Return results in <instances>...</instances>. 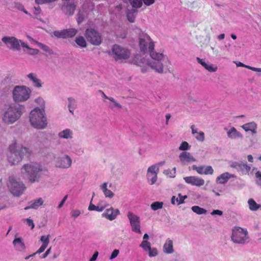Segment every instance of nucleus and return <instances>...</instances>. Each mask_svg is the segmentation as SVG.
Masks as SVG:
<instances>
[{"mask_svg":"<svg viewBox=\"0 0 261 261\" xmlns=\"http://www.w3.org/2000/svg\"><path fill=\"white\" fill-rule=\"evenodd\" d=\"M139 38L141 51L144 53L149 51L152 60L137 56L134 59L135 63L141 67L147 65L155 72L162 73L164 64L170 62L168 58L163 53H157L154 50V43L147 34L142 33L139 35Z\"/></svg>","mask_w":261,"mask_h":261,"instance_id":"f257e3e1","label":"nucleus"},{"mask_svg":"<svg viewBox=\"0 0 261 261\" xmlns=\"http://www.w3.org/2000/svg\"><path fill=\"white\" fill-rule=\"evenodd\" d=\"M42 167L40 164L31 162L24 164L21 169L23 178L27 179L31 183L39 181L41 177Z\"/></svg>","mask_w":261,"mask_h":261,"instance_id":"f03ea898","label":"nucleus"},{"mask_svg":"<svg viewBox=\"0 0 261 261\" xmlns=\"http://www.w3.org/2000/svg\"><path fill=\"white\" fill-rule=\"evenodd\" d=\"M24 107L17 103L11 104L4 112L2 120L6 124H12L18 120L23 114Z\"/></svg>","mask_w":261,"mask_h":261,"instance_id":"7ed1b4c3","label":"nucleus"},{"mask_svg":"<svg viewBox=\"0 0 261 261\" xmlns=\"http://www.w3.org/2000/svg\"><path fill=\"white\" fill-rule=\"evenodd\" d=\"M29 153V149L28 148L20 146L15 142L9 146L8 160L12 165L17 164L21 161L24 155Z\"/></svg>","mask_w":261,"mask_h":261,"instance_id":"20e7f679","label":"nucleus"},{"mask_svg":"<svg viewBox=\"0 0 261 261\" xmlns=\"http://www.w3.org/2000/svg\"><path fill=\"white\" fill-rule=\"evenodd\" d=\"M29 120L31 125L35 128L42 129L45 128L47 124L45 116V110H40L36 107L31 111Z\"/></svg>","mask_w":261,"mask_h":261,"instance_id":"39448f33","label":"nucleus"},{"mask_svg":"<svg viewBox=\"0 0 261 261\" xmlns=\"http://www.w3.org/2000/svg\"><path fill=\"white\" fill-rule=\"evenodd\" d=\"M32 93L31 89L24 85L16 86L12 91L14 101L16 102H22L27 101Z\"/></svg>","mask_w":261,"mask_h":261,"instance_id":"423d86ee","label":"nucleus"},{"mask_svg":"<svg viewBox=\"0 0 261 261\" xmlns=\"http://www.w3.org/2000/svg\"><path fill=\"white\" fill-rule=\"evenodd\" d=\"M2 41L8 48L11 49L20 50L21 46L24 48H30L27 43L13 36H4L2 38Z\"/></svg>","mask_w":261,"mask_h":261,"instance_id":"0eeeda50","label":"nucleus"},{"mask_svg":"<svg viewBox=\"0 0 261 261\" xmlns=\"http://www.w3.org/2000/svg\"><path fill=\"white\" fill-rule=\"evenodd\" d=\"M231 241L236 244H245L248 239L247 229L236 226L232 229Z\"/></svg>","mask_w":261,"mask_h":261,"instance_id":"6e6552de","label":"nucleus"},{"mask_svg":"<svg viewBox=\"0 0 261 261\" xmlns=\"http://www.w3.org/2000/svg\"><path fill=\"white\" fill-rule=\"evenodd\" d=\"M11 193L17 196L21 195L25 189V187L21 181L17 180L13 177H10L8 184Z\"/></svg>","mask_w":261,"mask_h":261,"instance_id":"1a4fd4ad","label":"nucleus"},{"mask_svg":"<svg viewBox=\"0 0 261 261\" xmlns=\"http://www.w3.org/2000/svg\"><path fill=\"white\" fill-rule=\"evenodd\" d=\"M112 53V55L116 61L127 59L130 56V51L128 49L117 44L113 46Z\"/></svg>","mask_w":261,"mask_h":261,"instance_id":"9d476101","label":"nucleus"},{"mask_svg":"<svg viewBox=\"0 0 261 261\" xmlns=\"http://www.w3.org/2000/svg\"><path fill=\"white\" fill-rule=\"evenodd\" d=\"M72 163V160L71 157L67 154L59 156L56 158L54 160L55 167L60 169L69 168L71 166Z\"/></svg>","mask_w":261,"mask_h":261,"instance_id":"9b49d317","label":"nucleus"},{"mask_svg":"<svg viewBox=\"0 0 261 261\" xmlns=\"http://www.w3.org/2000/svg\"><path fill=\"white\" fill-rule=\"evenodd\" d=\"M87 40L94 45H98L101 42V37L100 34L92 29H87L85 33Z\"/></svg>","mask_w":261,"mask_h":261,"instance_id":"f8f14e48","label":"nucleus"},{"mask_svg":"<svg viewBox=\"0 0 261 261\" xmlns=\"http://www.w3.org/2000/svg\"><path fill=\"white\" fill-rule=\"evenodd\" d=\"M159 171V168L158 165H153L148 168L146 178L149 185H153L156 182Z\"/></svg>","mask_w":261,"mask_h":261,"instance_id":"ddd939ff","label":"nucleus"},{"mask_svg":"<svg viewBox=\"0 0 261 261\" xmlns=\"http://www.w3.org/2000/svg\"><path fill=\"white\" fill-rule=\"evenodd\" d=\"M127 218L129 221L132 231L136 233H141L139 217L133 212L129 211L127 213Z\"/></svg>","mask_w":261,"mask_h":261,"instance_id":"4468645a","label":"nucleus"},{"mask_svg":"<svg viewBox=\"0 0 261 261\" xmlns=\"http://www.w3.org/2000/svg\"><path fill=\"white\" fill-rule=\"evenodd\" d=\"M78 32V30L75 28H69L61 31H55L53 35L60 38L66 39L73 37Z\"/></svg>","mask_w":261,"mask_h":261,"instance_id":"2eb2a0df","label":"nucleus"},{"mask_svg":"<svg viewBox=\"0 0 261 261\" xmlns=\"http://www.w3.org/2000/svg\"><path fill=\"white\" fill-rule=\"evenodd\" d=\"M184 179L186 183L197 187H201L203 186L205 182L203 178L196 176L185 177H184Z\"/></svg>","mask_w":261,"mask_h":261,"instance_id":"dca6fc26","label":"nucleus"},{"mask_svg":"<svg viewBox=\"0 0 261 261\" xmlns=\"http://www.w3.org/2000/svg\"><path fill=\"white\" fill-rule=\"evenodd\" d=\"M179 159L182 165H187L196 161V159L191 153L187 151L181 152L179 155Z\"/></svg>","mask_w":261,"mask_h":261,"instance_id":"f3484780","label":"nucleus"},{"mask_svg":"<svg viewBox=\"0 0 261 261\" xmlns=\"http://www.w3.org/2000/svg\"><path fill=\"white\" fill-rule=\"evenodd\" d=\"M119 213L120 212L118 209H114L113 207H111L106 210L102 214V217L110 221H112L116 218Z\"/></svg>","mask_w":261,"mask_h":261,"instance_id":"a211bd4d","label":"nucleus"},{"mask_svg":"<svg viewBox=\"0 0 261 261\" xmlns=\"http://www.w3.org/2000/svg\"><path fill=\"white\" fill-rule=\"evenodd\" d=\"M224 129L227 130V136L230 139H242L243 138V135L234 127H231L229 129L225 128Z\"/></svg>","mask_w":261,"mask_h":261,"instance_id":"6ab92c4d","label":"nucleus"},{"mask_svg":"<svg viewBox=\"0 0 261 261\" xmlns=\"http://www.w3.org/2000/svg\"><path fill=\"white\" fill-rule=\"evenodd\" d=\"M13 245L14 249L19 252H24L26 249L25 244L23 239L20 237H17L15 236L14 240L13 241Z\"/></svg>","mask_w":261,"mask_h":261,"instance_id":"aec40b11","label":"nucleus"},{"mask_svg":"<svg viewBox=\"0 0 261 261\" xmlns=\"http://www.w3.org/2000/svg\"><path fill=\"white\" fill-rule=\"evenodd\" d=\"M229 166L238 171L245 170L247 172H249L251 169L250 167L248 166L246 162H230L229 163Z\"/></svg>","mask_w":261,"mask_h":261,"instance_id":"412c9836","label":"nucleus"},{"mask_svg":"<svg viewBox=\"0 0 261 261\" xmlns=\"http://www.w3.org/2000/svg\"><path fill=\"white\" fill-rule=\"evenodd\" d=\"M27 78L32 82L33 85L38 88H40L42 86V83L37 75L35 73H30L27 75Z\"/></svg>","mask_w":261,"mask_h":261,"instance_id":"4be33fe9","label":"nucleus"},{"mask_svg":"<svg viewBox=\"0 0 261 261\" xmlns=\"http://www.w3.org/2000/svg\"><path fill=\"white\" fill-rule=\"evenodd\" d=\"M241 127L246 132H251L252 134L257 133V123L254 121L246 123L241 126Z\"/></svg>","mask_w":261,"mask_h":261,"instance_id":"5701e85b","label":"nucleus"},{"mask_svg":"<svg viewBox=\"0 0 261 261\" xmlns=\"http://www.w3.org/2000/svg\"><path fill=\"white\" fill-rule=\"evenodd\" d=\"M197 61L198 63L200 64L205 69L211 72L217 71L218 69L217 66L214 65L210 63L205 62L203 59L199 58H197Z\"/></svg>","mask_w":261,"mask_h":261,"instance_id":"b1692460","label":"nucleus"},{"mask_svg":"<svg viewBox=\"0 0 261 261\" xmlns=\"http://www.w3.org/2000/svg\"><path fill=\"white\" fill-rule=\"evenodd\" d=\"M163 251L165 254H172L174 252L173 242L170 239H167L163 246Z\"/></svg>","mask_w":261,"mask_h":261,"instance_id":"393cba45","label":"nucleus"},{"mask_svg":"<svg viewBox=\"0 0 261 261\" xmlns=\"http://www.w3.org/2000/svg\"><path fill=\"white\" fill-rule=\"evenodd\" d=\"M234 177L233 174H231L227 172L223 173L220 174L219 176H218L216 178V181L217 184H226L228 180Z\"/></svg>","mask_w":261,"mask_h":261,"instance_id":"a878e982","label":"nucleus"},{"mask_svg":"<svg viewBox=\"0 0 261 261\" xmlns=\"http://www.w3.org/2000/svg\"><path fill=\"white\" fill-rule=\"evenodd\" d=\"M73 132L69 128L64 129L58 134L59 138L61 139L71 140L73 138Z\"/></svg>","mask_w":261,"mask_h":261,"instance_id":"bb28decb","label":"nucleus"},{"mask_svg":"<svg viewBox=\"0 0 261 261\" xmlns=\"http://www.w3.org/2000/svg\"><path fill=\"white\" fill-rule=\"evenodd\" d=\"M192 134L194 136L195 139L199 142H203L205 140L204 133L202 131H198V128L195 127L194 125L191 126Z\"/></svg>","mask_w":261,"mask_h":261,"instance_id":"cd10ccee","label":"nucleus"},{"mask_svg":"<svg viewBox=\"0 0 261 261\" xmlns=\"http://www.w3.org/2000/svg\"><path fill=\"white\" fill-rule=\"evenodd\" d=\"M44 200L42 198H38L36 199L31 201L30 202V205L25 207L24 210H27L30 208L38 209L40 206L43 205Z\"/></svg>","mask_w":261,"mask_h":261,"instance_id":"c85d7f7f","label":"nucleus"},{"mask_svg":"<svg viewBox=\"0 0 261 261\" xmlns=\"http://www.w3.org/2000/svg\"><path fill=\"white\" fill-rule=\"evenodd\" d=\"M61 9L66 15H72L74 12L75 5L73 4L67 3Z\"/></svg>","mask_w":261,"mask_h":261,"instance_id":"c756f323","label":"nucleus"},{"mask_svg":"<svg viewBox=\"0 0 261 261\" xmlns=\"http://www.w3.org/2000/svg\"><path fill=\"white\" fill-rule=\"evenodd\" d=\"M100 189L102 190L106 198H112L114 196V193L108 189V182L103 183L100 186Z\"/></svg>","mask_w":261,"mask_h":261,"instance_id":"7c9ffc66","label":"nucleus"},{"mask_svg":"<svg viewBox=\"0 0 261 261\" xmlns=\"http://www.w3.org/2000/svg\"><path fill=\"white\" fill-rule=\"evenodd\" d=\"M249 209L252 211H257L261 206L260 205L258 204L253 199L251 198L248 201Z\"/></svg>","mask_w":261,"mask_h":261,"instance_id":"2f4dec72","label":"nucleus"},{"mask_svg":"<svg viewBox=\"0 0 261 261\" xmlns=\"http://www.w3.org/2000/svg\"><path fill=\"white\" fill-rule=\"evenodd\" d=\"M137 13V10L134 9L128 11L127 12V17L129 22H134Z\"/></svg>","mask_w":261,"mask_h":261,"instance_id":"473e14b6","label":"nucleus"},{"mask_svg":"<svg viewBox=\"0 0 261 261\" xmlns=\"http://www.w3.org/2000/svg\"><path fill=\"white\" fill-rule=\"evenodd\" d=\"M75 42L81 47L84 48L87 46V42L83 36H78L76 37Z\"/></svg>","mask_w":261,"mask_h":261,"instance_id":"72a5a7b5","label":"nucleus"},{"mask_svg":"<svg viewBox=\"0 0 261 261\" xmlns=\"http://www.w3.org/2000/svg\"><path fill=\"white\" fill-rule=\"evenodd\" d=\"M236 64L237 67H243L250 69L254 71L257 72H261V68H256L252 66H250L248 65H246L241 62H234Z\"/></svg>","mask_w":261,"mask_h":261,"instance_id":"f704fd0d","label":"nucleus"},{"mask_svg":"<svg viewBox=\"0 0 261 261\" xmlns=\"http://www.w3.org/2000/svg\"><path fill=\"white\" fill-rule=\"evenodd\" d=\"M191 210L193 212L198 215L205 214L207 212L206 210L197 205L193 206L191 207Z\"/></svg>","mask_w":261,"mask_h":261,"instance_id":"c9c22d12","label":"nucleus"},{"mask_svg":"<svg viewBox=\"0 0 261 261\" xmlns=\"http://www.w3.org/2000/svg\"><path fill=\"white\" fill-rule=\"evenodd\" d=\"M163 202L160 201H155L152 202L150 205V207L152 210L155 211L160 209H162L163 207Z\"/></svg>","mask_w":261,"mask_h":261,"instance_id":"e433bc0d","label":"nucleus"},{"mask_svg":"<svg viewBox=\"0 0 261 261\" xmlns=\"http://www.w3.org/2000/svg\"><path fill=\"white\" fill-rule=\"evenodd\" d=\"M35 103L39 106V107H37L39 108L40 110H44L45 109V101L42 97H38L35 99Z\"/></svg>","mask_w":261,"mask_h":261,"instance_id":"4c0bfd02","label":"nucleus"},{"mask_svg":"<svg viewBox=\"0 0 261 261\" xmlns=\"http://www.w3.org/2000/svg\"><path fill=\"white\" fill-rule=\"evenodd\" d=\"M109 100L111 101V103H110L109 106V107L111 109H113L114 108L121 109L122 106L115 101L114 98L111 97V98H109Z\"/></svg>","mask_w":261,"mask_h":261,"instance_id":"58836bf2","label":"nucleus"},{"mask_svg":"<svg viewBox=\"0 0 261 261\" xmlns=\"http://www.w3.org/2000/svg\"><path fill=\"white\" fill-rule=\"evenodd\" d=\"M140 247H141L145 251L148 252L151 248V245L150 242L148 241L143 240L140 245Z\"/></svg>","mask_w":261,"mask_h":261,"instance_id":"ea45409f","label":"nucleus"},{"mask_svg":"<svg viewBox=\"0 0 261 261\" xmlns=\"http://www.w3.org/2000/svg\"><path fill=\"white\" fill-rule=\"evenodd\" d=\"M36 44L39 47H40L41 49H42L43 51H44L46 53H48L49 54L51 53V50L48 46H47L42 43L39 42L38 41H36Z\"/></svg>","mask_w":261,"mask_h":261,"instance_id":"a19ab883","label":"nucleus"},{"mask_svg":"<svg viewBox=\"0 0 261 261\" xmlns=\"http://www.w3.org/2000/svg\"><path fill=\"white\" fill-rule=\"evenodd\" d=\"M133 8H139L142 5V0H128Z\"/></svg>","mask_w":261,"mask_h":261,"instance_id":"79ce46f5","label":"nucleus"},{"mask_svg":"<svg viewBox=\"0 0 261 261\" xmlns=\"http://www.w3.org/2000/svg\"><path fill=\"white\" fill-rule=\"evenodd\" d=\"M47 246H46L42 245L40 246V247L39 248V249L36 252L34 253L33 254H32L28 256L25 257V259H29L31 257L34 256L37 254H40L41 253L43 252L45 250V249L47 248Z\"/></svg>","mask_w":261,"mask_h":261,"instance_id":"37998d69","label":"nucleus"},{"mask_svg":"<svg viewBox=\"0 0 261 261\" xmlns=\"http://www.w3.org/2000/svg\"><path fill=\"white\" fill-rule=\"evenodd\" d=\"M68 108H71V109H76L77 105H76V100L72 98L69 97L68 98Z\"/></svg>","mask_w":261,"mask_h":261,"instance_id":"c03bdc74","label":"nucleus"},{"mask_svg":"<svg viewBox=\"0 0 261 261\" xmlns=\"http://www.w3.org/2000/svg\"><path fill=\"white\" fill-rule=\"evenodd\" d=\"M192 168L193 170L196 171V172L199 174H204V166H197L194 165L192 166Z\"/></svg>","mask_w":261,"mask_h":261,"instance_id":"a18cd8bd","label":"nucleus"},{"mask_svg":"<svg viewBox=\"0 0 261 261\" xmlns=\"http://www.w3.org/2000/svg\"><path fill=\"white\" fill-rule=\"evenodd\" d=\"M50 235L42 236L40 238V241L42 243V245L48 246L49 243Z\"/></svg>","mask_w":261,"mask_h":261,"instance_id":"49530a36","label":"nucleus"},{"mask_svg":"<svg viewBox=\"0 0 261 261\" xmlns=\"http://www.w3.org/2000/svg\"><path fill=\"white\" fill-rule=\"evenodd\" d=\"M191 146L189 145L188 143L186 141H184L181 143L179 147V150L182 151H186L190 149Z\"/></svg>","mask_w":261,"mask_h":261,"instance_id":"de8ad7c7","label":"nucleus"},{"mask_svg":"<svg viewBox=\"0 0 261 261\" xmlns=\"http://www.w3.org/2000/svg\"><path fill=\"white\" fill-rule=\"evenodd\" d=\"M176 168H173L172 170L167 169L164 171V173L168 175L170 177H173L175 176Z\"/></svg>","mask_w":261,"mask_h":261,"instance_id":"09e8293b","label":"nucleus"},{"mask_svg":"<svg viewBox=\"0 0 261 261\" xmlns=\"http://www.w3.org/2000/svg\"><path fill=\"white\" fill-rule=\"evenodd\" d=\"M204 174L205 175H212L214 173V170L211 166H204Z\"/></svg>","mask_w":261,"mask_h":261,"instance_id":"8fccbe9b","label":"nucleus"},{"mask_svg":"<svg viewBox=\"0 0 261 261\" xmlns=\"http://www.w3.org/2000/svg\"><path fill=\"white\" fill-rule=\"evenodd\" d=\"M148 254L150 257H154L158 255V250L155 248H150V250L147 252Z\"/></svg>","mask_w":261,"mask_h":261,"instance_id":"3c124183","label":"nucleus"},{"mask_svg":"<svg viewBox=\"0 0 261 261\" xmlns=\"http://www.w3.org/2000/svg\"><path fill=\"white\" fill-rule=\"evenodd\" d=\"M178 197L176 198V201L177 203V204H180L184 203V200L187 198L186 195L182 196L180 194H178Z\"/></svg>","mask_w":261,"mask_h":261,"instance_id":"603ef678","label":"nucleus"},{"mask_svg":"<svg viewBox=\"0 0 261 261\" xmlns=\"http://www.w3.org/2000/svg\"><path fill=\"white\" fill-rule=\"evenodd\" d=\"M84 17H85V15H84V13L82 12L81 10H80L77 14V21L79 24L81 23L83 21Z\"/></svg>","mask_w":261,"mask_h":261,"instance_id":"864d4df0","label":"nucleus"},{"mask_svg":"<svg viewBox=\"0 0 261 261\" xmlns=\"http://www.w3.org/2000/svg\"><path fill=\"white\" fill-rule=\"evenodd\" d=\"M24 222H26L27 224L31 227V229H33L34 228L35 225L33 222V221L32 219L29 218L25 219L23 220Z\"/></svg>","mask_w":261,"mask_h":261,"instance_id":"5fc2aeb1","label":"nucleus"},{"mask_svg":"<svg viewBox=\"0 0 261 261\" xmlns=\"http://www.w3.org/2000/svg\"><path fill=\"white\" fill-rule=\"evenodd\" d=\"M81 214V211L78 210H73L71 212V217L76 218Z\"/></svg>","mask_w":261,"mask_h":261,"instance_id":"6e6d98bb","label":"nucleus"},{"mask_svg":"<svg viewBox=\"0 0 261 261\" xmlns=\"http://www.w3.org/2000/svg\"><path fill=\"white\" fill-rule=\"evenodd\" d=\"M107 206V204L102 205L101 203H99L96 206V211L102 212Z\"/></svg>","mask_w":261,"mask_h":261,"instance_id":"4d7b16f0","label":"nucleus"},{"mask_svg":"<svg viewBox=\"0 0 261 261\" xmlns=\"http://www.w3.org/2000/svg\"><path fill=\"white\" fill-rule=\"evenodd\" d=\"M119 250H118V249L114 250L111 255V256L110 257V259L111 260L113 259L114 258H115V257H116L118 256V255L119 254Z\"/></svg>","mask_w":261,"mask_h":261,"instance_id":"13d9d810","label":"nucleus"},{"mask_svg":"<svg viewBox=\"0 0 261 261\" xmlns=\"http://www.w3.org/2000/svg\"><path fill=\"white\" fill-rule=\"evenodd\" d=\"M56 0H35V2L38 4H44L46 3H51Z\"/></svg>","mask_w":261,"mask_h":261,"instance_id":"bf43d9fd","label":"nucleus"},{"mask_svg":"<svg viewBox=\"0 0 261 261\" xmlns=\"http://www.w3.org/2000/svg\"><path fill=\"white\" fill-rule=\"evenodd\" d=\"M212 215H218L219 216H222L223 215V212L220 210H214L211 213Z\"/></svg>","mask_w":261,"mask_h":261,"instance_id":"052dcab7","label":"nucleus"},{"mask_svg":"<svg viewBox=\"0 0 261 261\" xmlns=\"http://www.w3.org/2000/svg\"><path fill=\"white\" fill-rule=\"evenodd\" d=\"M41 9L39 6L34 7L33 13L35 15H38L41 13Z\"/></svg>","mask_w":261,"mask_h":261,"instance_id":"680f3d73","label":"nucleus"},{"mask_svg":"<svg viewBox=\"0 0 261 261\" xmlns=\"http://www.w3.org/2000/svg\"><path fill=\"white\" fill-rule=\"evenodd\" d=\"M28 49L30 50V51L29 52V54H30L31 55H35L38 54L39 53V50L37 49L31 48L30 47V48H28Z\"/></svg>","mask_w":261,"mask_h":261,"instance_id":"e2e57ef3","label":"nucleus"},{"mask_svg":"<svg viewBox=\"0 0 261 261\" xmlns=\"http://www.w3.org/2000/svg\"><path fill=\"white\" fill-rule=\"evenodd\" d=\"M67 197H68L67 195L65 196L63 198V199L61 200L60 203L59 204V205L58 206V207L59 208H60L63 206V204H64L65 201L66 200V199L67 198Z\"/></svg>","mask_w":261,"mask_h":261,"instance_id":"0e129e2a","label":"nucleus"},{"mask_svg":"<svg viewBox=\"0 0 261 261\" xmlns=\"http://www.w3.org/2000/svg\"><path fill=\"white\" fill-rule=\"evenodd\" d=\"M98 255V252L96 251L92 255V257L89 259V261H95L96 260Z\"/></svg>","mask_w":261,"mask_h":261,"instance_id":"69168bd1","label":"nucleus"},{"mask_svg":"<svg viewBox=\"0 0 261 261\" xmlns=\"http://www.w3.org/2000/svg\"><path fill=\"white\" fill-rule=\"evenodd\" d=\"M143 1L147 6H150L154 3V0H143Z\"/></svg>","mask_w":261,"mask_h":261,"instance_id":"338daca9","label":"nucleus"},{"mask_svg":"<svg viewBox=\"0 0 261 261\" xmlns=\"http://www.w3.org/2000/svg\"><path fill=\"white\" fill-rule=\"evenodd\" d=\"M88 210L96 211V206L91 203L89 206Z\"/></svg>","mask_w":261,"mask_h":261,"instance_id":"774afa93","label":"nucleus"}]
</instances>
